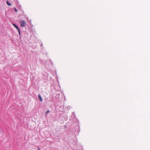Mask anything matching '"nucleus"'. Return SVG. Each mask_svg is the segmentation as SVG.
<instances>
[{
  "instance_id": "obj_8",
  "label": "nucleus",
  "mask_w": 150,
  "mask_h": 150,
  "mask_svg": "<svg viewBox=\"0 0 150 150\" xmlns=\"http://www.w3.org/2000/svg\"><path fill=\"white\" fill-rule=\"evenodd\" d=\"M38 150H40V149L39 147H38Z\"/></svg>"
},
{
  "instance_id": "obj_2",
  "label": "nucleus",
  "mask_w": 150,
  "mask_h": 150,
  "mask_svg": "<svg viewBox=\"0 0 150 150\" xmlns=\"http://www.w3.org/2000/svg\"><path fill=\"white\" fill-rule=\"evenodd\" d=\"M38 98L41 102H42V97L40 94L39 93L38 94Z\"/></svg>"
},
{
  "instance_id": "obj_6",
  "label": "nucleus",
  "mask_w": 150,
  "mask_h": 150,
  "mask_svg": "<svg viewBox=\"0 0 150 150\" xmlns=\"http://www.w3.org/2000/svg\"><path fill=\"white\" fill-rule=\"evenodd\" d=\"M17 30H18V33H19V34H20V30L19 28H18V29Z\"/></svg>"
},
{
  "instance_id": "obj_4",
  "label": "nucleus",
  "mask_w": 150,
  "mask_h": 150,
  "mask_svg": "<svg viewBox=\"0 0 150 150\" xmlns=\"http://www.w3.org/2000/svg\"><path fill=\"white\" fill-rule=\"evenodd\" d=\"M6 4L9 6H11V4L8 1H6Z\"/></svg>"
},
{
  "instance_id": "obj_5",
  "label": "nucleus",
  "mask_w": 150,
  "mask_h": 150,
  "mask_svg": "<svg viewBox=\"0 0 150 150\" xmlns=\"http://www.w3.org/2000/svg\"><path fill=\"white\" fill-rule=\"evenodd\" d=\"M50 112V110H48L46 112V114H47L48 113H49Z\"/></svg>"
},
{
  "instance_id": "obj_3",
  "label": "nucleus",
  "mask_w": 150,
  "mask_h": 150,
  "mask_svg": "<svg viewBox=\"0 0 150 150\" xmlns=\"http://www.w3.org/2000/svg\"><path fill=\"white\" fill-rule=\"evenodd\" d=\"M13 26L17 29H18L19 28L18 27V26L16 25V24H13Z\"/></svg>"
},
{
  "instance_id": "obj_7",
  "label": "nucleus",
  "mask_w": 150,
  "mask_h": 150,
  "mask_svg": "<svg viewBox=\"0 0 150 150\" xmlns=\"http://www.w3.org/2000/svg\"><path fill=\"white\" fill-rule=\"evenodd\" d=\"M14 10H15V11L16 12H17V10L16 9V8H14Z\"/></svg>"
},
{
  "instance_id": "obj_1",
  "label": "nucleus",
  "mask_w": 150,
  "mask_h": 150,
  "mask_svg": "<svg viewBox=\"0 0 150 150\" xmlns=\"http://www.w3.org/2000/svg\"><path fill=\"white\" fill-rule=\"evenodd\" d=\"M20 25L22 27H24L26 24V23L24 20H23L20 21Z\"/></svg>"
}]
</instances>
